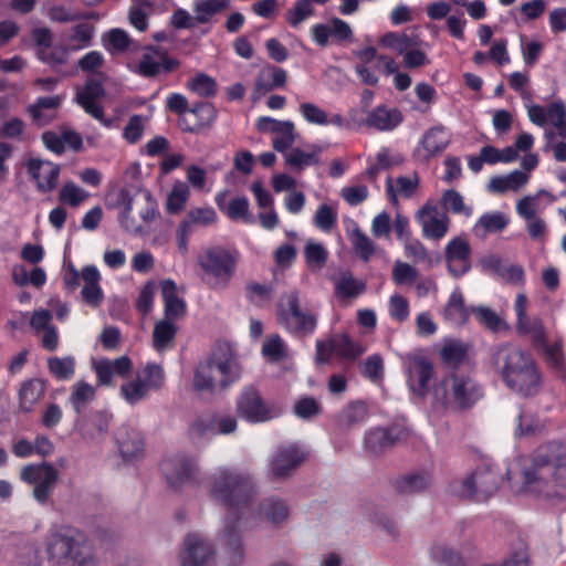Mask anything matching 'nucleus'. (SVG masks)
<instances>
[{
	"mask_svg": "<svg viewBox=\"0 0 566 566\" xmlns=\"http://www.w3.org/2000/svg\"><path fill=\"white\" fill-rule=\"evenodd\" d=\"M208 496L228 510L219 538L230 560L240 563L244 556L241 520L255 495L250 475L230 468H219L207 482Z\"/></svg>",
	"mask_w": 566,
	"mask_h": 566,
	"instance_id": "obj_1",
	"label": "nucleus"
},
{
	"mask_svg": "<svg viewBox=\"0 0 566 566\" xmlns=\"http://www.w3.org/2000/svg\"><path fill=\"white\" fill-rule=\"evenodd\" d=\"M565 461L566 448L559 442H549L537 448L534 457H520L516 464L506 470V475L515 492L546 497L553 469Z\"/></svg>",
	"mask_w": 566,
	"mask_h": 566,
	"instance_id": "obj_2",
	"label": "nucleus"
},
{
	"mask_svg": "<svg viewBox=\"0 0 566 566\" xmlns=\"http://www.w3.org/2000/svg\"><path fill=\"white\" fill-rule=\"evenodd\" d=\"M492 365L504 385L514 394L530 398L539 394L544 379L531 353L513 344H503L492 354Z\"/></svg>",
	"mask_w": 566,
	"mask_h": 566,
	"instance_id": "obj_3",
	"label": "nucleus"
},
{
	"mask_svg": "<svg viewBox=\"0 0 566 566\" xmlns=\"http://www.w3.org/2000/svg\"><path fill=\"white\" fill-rule=\"evenodd\" d=\"M241 377V366L232 347L219 344L195 369L192 387L200 392L224 390Z\"/></svg>",
	"mask_w": 566,
	"mask_h": 566,
	"instance_id": "obj_4",
	"label": "nucleus"
},
{
	"mask_svg": "<svg viewBox=\"0 0 566 566\" xmlns=\"http://www.w3.org/2000/svg\"><path fill=\"white\" fill-rule=\"evenodd\" d=\"M483 396L481 384L470 375L457 371L442 377L432 389L433 403L455 412L470 410Z\"/></svg>",
	"mask_w": 566,
	"mask_h": 566,
	"instance_id": "obj_5",
	"label": "nucleus"
},
{
	"mask_svg": "<svg viewBox=\"0 0 566 566\" xmlns=\"http://www.w3.org/2000/svg\"><path fill=\"white\" fill-rule=\"evenodd\" d=\"M276 316L279 324L296 336L312 335L318 323V314L315 311L302 308L296 290L287 291L280 296Z\"/></svg>",
	"mask_w": 566,
	"mask_h": 566,
	"instance_id": "obj_6",
	"label": "nucleus"
},
{
	"mask_svg": "<svg viewBox=\"0 0 566 566\" xmlns=\"http://www.w3.org/2000/svg\"><path fill=\"white\" fill-rule=\"evenodd\" d=\"M556 201V197L545 189H539L534 195H527L516 201V213L525 221V229L534 241H545L548 227L539 216L546 208Z\"/></svg>",
	"mask_w": 566,
	"mask_h": 566,
	"instance_id": "obj_7",
	"label": "nucleus"
},
{
	"mask_svg": "<svg viewBox=\"0 0 566 566\" xmlns=\"http://www.w3.org/2000/svg\"><path fill=\"white\" fill-rule=\"evenodd\" d=\"M19 478L32 486V497L40 505L50 503L60 481L59 470L50 462L27 464L20 469Z\"/></svg>",
	"mask_w": 566,
	"mask_h": 566,
	"instance_id": "obj_8",
	"label": "nucleus"
},
{
	"mask_svg": "<svg viewBox=\"0 0 566 566\" xmlns=\"http://www.w3.org/2000/svg\"><path fill=\"white\" fill-rule=\"evenodd\" d=\"M238 258L234 253L212 248L199 256L198 263L214 287H226L234 275Z\"/></svg>",
	"mask_w": 566,
	"mask_h": 566,
	"instance_id": "obj_9",
	"label": "nucleus"
},
{
	"mask_svg": "<svg viewBox=\"0 0 566 566\" xmlns=\"http://www.w3.org/2000/svg\"><path fill=\"white\" fill-rule=\"evenodd\" d=\"M165 382V373L160 365L147 364L136 377L120 386V396L129 405L146 399L149 391L158 390Z\"/></svg>",
	"mask_w": 566,
	"mask_h": 566,
	"instance_id": "obj_10",
	"label": "nucleus"
},
{
	"mask_svg": "<svg viewBox=\"0 0 566 566\" xmlns=\"http://www.w3.org/2000/svg\"><path fill=\"white\" fill-rule=\"evenodd\" d=\"M501 475L490 467L479 468L471 475L461 480L454 492L464 499L476 502L486 501L500 486Z\"/></svg>",
	"mask_w": 566,
	"mask_h": 566,
	"instance_id": "obj_11",
	"label": "nucleus"
},
{
	"mask_svg": "<svg viewBox=\"0 0 566 566\" xmlns=\"http://www.w3.org/2000/svg\"><path fill=\"white\" fill-rule=\"evenodd\" d=\"M281 408L264 400L254 387H244L237 399V413L240 418L253 422H265L281 415Z\"/></svg>",
	"mask_w": 566,
	"mask_h": 566,
	"instance_id": "obj_12",
	"label": "nucleus"
},
{
	"mask_svg": "<svg viewBox=\"0 0 566 566\" xmlns=\"http://www.w3.org/2000/svg\"><path fill=\"white\" fill-rule=\"evenodd\" d=\"M161 472L174 490L198 482L200 468L197 459L187 454H177L161 462Z\"/></svg>",
	"mask_w": 566,
	"mask_h": 566,
	"instance_id": "obj_13",
	"label": "nucleus"
},
{
	"mask_svg": "<svg viewBox=\"0 0 566 566\" xmlns=\"http://www.w3.org/2000/svg\"><path fill=\"white\" fill-rule=\"evenodd\" d=\"M143 192L134 190L132 188H122L116 192L108 195V205L111 208L119 209V223L123 229L132 234L145 233L143 223H139L133 216L132 212L134 207L138 206Z\"/></svg>",
	"mask_w": 566,
	"mask_h": 566,
	"instance_id": "obj_14",
	"label": "nucleus"
},
{
	"mask_svg": "<svg viewBox=\"0 0 566 566\" xmlns=\"http://www.w3.org/2000/svg\"><path fill=\"white\" fill-rule=\"evenodd\" d=\"M407 385L410 391L421 398L428 394L429 384L434 376L432 363L421 354H408L403 357Z\"/></svg>",
	"mask_w": 566,
	"mask_h": 566,
	"instance_id": "obj_15",
	"label": "nucleus"
},
{
	"mask_svg": "<svg viewBox=\"0 0 566 566\" xmlns=\"http://www.w3.org/2000/svg\"><path fill=\"white\" fill-rule=\"evenodd\" d=\"M306 459L305 450L297 443L281 446L270 461V474L275 480L293 475Z\"/></svg>",
	"mask_w": 566,
	"mask_h": 566,
	"instance_id": "obj_16",
	"label": "nucleus"
},
{
	"mask_svg": "<svg viewBox=\"0 0 566 566\" xmlns=\"http://www.w3.org/2000/svg\"><path fill=\"white\" fill-rule=\"evenodd\" d=\"M178 66V60L170 57L166 50L159 46H147L134 71L143 77L149 78L163 73H170Z\"/></svg>",
	"mask_w": 566,
	"mask_h": 566,
	"instance_id": "obj_17",
	"label": "nucleus"
},
{
	"mask_svg": "<svg viewBox=\"0 0 566 566\" xmlns=\"http://www.w3.org/2000/svg\"><path fill=\"white\" fill-rule=\"evenodd\" d=\"M216 549L211 541L200 534H189L180 555L181 566H208L214 558Z\"/></svg>",
	"mask_w": 566,
	"mask_h": 566,
	"instance_id": "obj_18",
	"label": "nucleus"
},
{
	"mask_svg": "<svg viewBox=\"0 0 566 566\" xmlns=\"http://www.w3.org/2000/svg\"><path fill=\"white\" fill-rule=\"evenodd\" d=\"M256 128L263 133H273V148L279 153H285L295 142L296 133L293 122L277 120L272 117H260Z\"/></svg>",
	"mask_w": 566,
	"mask_h": 566,
	"instance_id": "obj_19",
	"label": "nucleus"
},
{
	"mask_svg": "<svg viewBox=\"0 0 566 566\" xmlns=\"http://www.w3.org/2000/svg\"><path fill=\"white\" fill-rule=\"evenodd\" d=\"M417 220L421 226L423 237L427 239L439 240L448 232V216L433 205L426 203L417 212Z\"/></svg>",
	"mask_w": 566,
	"mask_h": 566,
	"instance_id": "obj_20",
	"label": "nucleus"
},
{
	"mask_svg": "<svg viewBox=\"0 0 566 566\" xmlns=\"http://www.w3.org/2000/svg\"><path fill=\"white\" fill-rule=\"evenodd\" d=\"M406 437V429L400 426L373 428L365 433L364 447L369 453L379 454Z\"/></svg>",
	"mask_w": 566,
	"mask_h": 566,
	"instance_id": "obj_21",
	"label": "nucleus"
},
{
	"mask_svg": "<svg viewBox=\"0 0 566 566\" xmlns=\"http://www.w3.org/2000/svg\"><path fill=\"white\" fill-rule=\"evenodd\" d=\"M449 272L459 277L471 269V248L463 237L453 238L446 247Z\"/></svg>",
	"mask_w": 566,
	"mask_h": 566,
	"instance_id": "obj_22",
	"label": "nucleus"
},
{
	"mask_svg": "<svg viewBox=\"0 0 566 566\" xmlns=\"http://www.w3.org/2000/svg\"><path fill=\"white\" fill-rule=\"evenodd\" d=\"M27 169L36 182L39 191L45 193L56 188L60 176L59 165L39 158H30L27 163Z\"/></svg>",
	"mask_w": 566,
	"mask_h": 566,
	"instance_id": "obj_23",
	"label": "nucleus"
},
{
	"mask_svg": "<svg viewBox=\"0 0 566 566\" xmlns=\"http://www.w3.org/2000/svg\"><path fill=\"white\" fill-rule=\"evenodd\" d=\"M451 135L441 125L434 126L426 132L419 146L416 148V156L428 161L430 158L441 154L450 144Z\"/></svg>",
	"mask_w": 566,
	"mask_h": 566,
	"instance_id": "obj_24",
	"label": "nucleus"
},
{
	"mask_svg": "<svg viewBox=\"0 0 566 566\" xmlns=\"http://www.w3.org/2000/svg\"><path fill=\"white\" fill-rule=\"evenodd\" d=\"M311 35L313 41L324 48L328 44L329 38L335 42L350 40L353 31L350 25L342 19L334 18L327 23H318L312 27Z\"/></svg>",
	"mask_w": 566,
	"mask_h": 566,
	"instance_id": "obj_25",
	"label": "nucleus"
},
{
	"mask_svg": "<svg viewBox=\"0 0 566 566\" xmlns=\"http://www.w3.org/2000/svg\"><path fill=\"white\" fill-rule=\"evenodd\" d=\"M67 546L66 564L72 563L73 566H98L93 547L83 533L71 531Z\"/></svg>",
	"mask_w": 566,
	"mask_h": 566,
	"instance_id": "obj_26",
	"label": "nucleus"
},
{
	"mask_svg": "<svg viewBox=\"0 0 566 566\" xmlns=\"http://www.w3.org/2000/svg\"><path fill=\"white\" fill-rule=\"evenodd\" d=\"M117 444L125 461L139 460L145 452V439L140 431L130 427H122L117 432Z\"/></svg>",
	"mask_w": 566,
	"mask_h": 566,
	"instance_id": "obj_27",
	"label": "nucleus"
},
{
	"mask_svg": "<svg viewBox=\"0 0 566 566\" xmlns=\"http://www.w3.org/2000/svg\"><path fill=\"white\" fill-rule=\"evenodd\" d=\"M132 361L127 356L116 359H101L94 364L97 380L103 386H111L115 376L125 377L132 370Z\"/></svg>",
	"mask_w": 566,
	"mask_h": 566,
	"instance_id": "obj_28",
	"label": "nucleus"
},
{
	"mask_svg": "<svg viewBox=\"0 0 566 566\" xmlns=\"http://www.w3.org/2000/svg\"><path fill=\"white\" fill-rule=\"evenodd\" d=\"M433 478L429 470H416L397 478L392 486L400 494H416L427 491Z\"/></svg>",
	"mask_w": 566,
	"mask_h": 566,
	"instance_id": "obj_29",
	"label": "nucleus"
},
{
	"mask_svg": "<svg viewBox=\"0 0 566 566\" xmlns=\"http://www.w3.org/2000/svg\"><path fill=\"white\" fill-rule=\"evenodd\" d=\"M164 300L165 318L177 321L187 312L186 302L178 295L177 285L172 280H164L160 284Z\"/></svg>",
	"mask_w": 566,
	"mask_h": 566,
	"instance_id": "obj_30",
	"label": "nucleus"
},
{
	"mask_svg": "<svg viewBox=\"0 0 566 566\" xmlns=\"http://www.w3.org/2000/svg\"><path fill=\"white\" fill-rule=\"evenodd\" d=\"M258 515L273 526L282 527L287 522L290 507L282 499L268 497L259 504Z\"/></svg>",
	"mask_w": 566,
	"mask_h": 566,
	"instance_id": "obj_31",
	"label": "nucleus"
},
{
	"mask_svg": "<svg viewBox=\"0 0 566 566\" xmlns=\"http://www.w3.org/2000/svg\"><path fill=\"white\" fill-rule=\"evenodd\" d=\"M84 286L82 289V297L86 304L97 307L104 300V294L99 285L101 273L95 265H86L81 272Z\"/></svg>",
	"mask_w": 566,
	"mask_h": 566,
	"instance_id": "obj_32",
	"label": "nucleus"
},
{
	"mask_svg": "<svg viewBox=\"0 0 566 566\" xmlns=\"http://www.w3.org/2000/svg\"><path fill=\"white\" fill-rule=\"evenodd\" d=\"M515 328L518 335L527 337L535 348H539V345H544V342L548 338L547 328L541 316L533 315L516 322Z\"/></svg>",
	"mask_w": 566,
	"mask_h": 566,
	"instance_id": "obj_33",
	"label": "nucleus"
},
{
	"mask_svg": "<svg viewBox=\"0 0 566 566\" xmlns=\"http://www.w3.org/2000/svg\"><path fill=\"white\" fill-rule=\"evenodd\" d=\"M509 222V218L501 211L486 212L478 219L472 232L476 238L485 239L489 234L502 232Z\"/></svg>",
	"mask_w": 566,
	"mask_h": 566,
	"instance_id": "obj_34",
	"label": "nucleus"
},
{
	"mask_svg": "<svg viewBox=\"0 0 566 566\" xmlns=\"http://www.w3.org/2000/svg\"><path fill=\"white\" fill-rule=\"evenodd\" d=\"M287 81L285 70L266 65L258 74L255 80V92L260 95L269 93L277 87H283Z\"/></svg>",
	"mask_w": 566,
	"mask_h": 566,
	"instance_id": "obj_35",
	"label": "nucleus"
},
{
	"mask_svg": "<svg viewBox=\"0 0 566 566\" xmlns=\"http://www.w3.org/2000/svg\"><path fill=\"white\" fill-rule=\"evenodd\" d=\"M530 180V175L521 170H514L505 176H495L491 178L488 189L494 193H504L507 191H518Z\"/></svg>",
	"mask_w": 566,
	"mask_h": 566,
	"instance_id": "obj_36",
	"label": "nucleus"
},
{
	"mask_svg": "<svg viewBox=\"0 0 566 566\" xmlns=\"http://www.w3.org/2000/svg\"><path fill=\"white\" fill-rule=\"evenodd\" d=\"M70 538L71 531H57L49 534L45 542V552L50 560L55 564H66Z\"/></svg>",
	"mask_w": 566,
	"mask_h": 566,
	"instance_id": "obj_37",
	"label": "nucleus"
},
{
	"mask_svg": "<svg viewBox=\"0 0 566 566\" xmlns=\"http://www.w3.org/2000/svg\"><path fill=\"white\" fill-rule=\"evenodd\" d=\"M402 120L401 113L397 108L378 106L369 113L367 125L378 130H391Z\"/></svg>",
	"mask_w": 566,
	"mask_h": 566,
	"instance_id": "obj_38",
	"label": "nucleus"
},
{
	"mask_svg": "<svg viewBox=\"0 0 566 566\" xmlns=\"http://www.w3.org/2000/svg\"><path fill=\"white\" fill-rule=\"evenodd\" d=\"M45 384L43 380L34 378L24 381L19 390L20 408L23 411H31L35 403L43 397Z\"/></svg>",
	"mask_w": 566,
	"mask_h": 566,
	"instance_id": "obj_39",
	"label": "nucleus"
},
{
	"mask_svg": "<svg viewBox=\"0 0 566 566\" xmlns=\"http://www.w3.org/2000/svg\"><path fill=\"white\" fill-rule=\"evenodd\" d=\"M443 317L454 325H461L468 321L469 311L464 306V297L460 290L457 289L451 293L443 308Z\"/></svg>",
	"mask_w": 566,
	"mask_h": 566,
	"instance_id": "obj_40",
	"label": "nucleus"
},
{
	"mask_svg": "<svg viewBox=\"0 0 566 566\" xmlns=\"http://www.w3.org/2000/svg\"><path fill=\"white\" fill-rule=\"evenodd\" d=\"M366 290L365 282L355 279L350 273H342L334 280V293L337 298H353L357 297Z\"/></svg>",
	"mask_w": 566,
	"mask_h": 566,
	"instance_id": "obj_41",
	"label": "nucleus"
},
{
	"mask_svg": "<svg viewBox=\"0 0 566 566\" xmlns=\"http://www.w3.org/2000/svg\"><path fill=\"white\" fill-rule=\"evenodd\" d=\"M419 184L417 174L412 176H400L396 180L388 177L386 182L387 195L391 201H396L397 196L411 197Z\"/></svg>",
	"mask_w": 566,
	"mask_h": 566,
	"instance_id": "obj_42",
	"label": "nucleus"
},
{
	"mask_svg": "<svg viewBox=\"0 0 566 566\" xmlns=\"http://www.w3.org/2000/svg\"><path fill=\"white\" fill-rule=\"evenodd\" d=\"M177 327L172 321L164 318L155 324L153 332V345L157 352H164L174 344Z\"/></svg>",
	"mask_w": 566,
	"mask_h": 566,
	"instance_id": "obj_43",
	"label": "nucleus"
},
{
	"mask_svg": "<svg viewBox=\"0 0 566 566\" xmlns=\"http://www.w3.org/2000/svg\"><path fill=\"white\" fill-rule=\"evenodd\" d=\"M564 339L562 335L556 334L553 344H548V339L544 342V345H539V348L544 355L547 364L558 373H562L565 367V357L563 353Z\"/></svg>",
	"mask_w": 566,
	"mask_h": 566,
	"instance_id": "obj_44",
	"label": "nucleus"
},
{
	"mask_svg": "<svg viewBox=\"0 0 566 566\" xmlns=\"http://www.w3.org/2000/svg\"><path fill=\"white\" fill-rule=\"evenodd\" d=\"M217 220V213L211 207H200L190 209L180 224L193 232L197 228L209 227Z\"/></svg>",
	"mask_w": 566,
	"mask_h": 566,
	"instance_id": "obj_45",
	"label": "nucleus"
},
{
	"mask_svg": "<svg viewBox=\"0 0 566 566\" xmlns=\"http://www.w3.org/2000/svg\"><path fill=\"white\" fill-rule=\"evenodd\" d=\"M190 113L196 117L193 125L185 128L190 133L198 134L210 128L217 118L216 108L211 104L205 102L196 104L190 109Z\"/></svg>",
	"mask_w": 566,
	"mask_h": 566,
	"instance_id": "obj_46",
	"label": "nucleus"
},
{
	"mask_svg": "<svg viewBox=\"0 0 566 566\" xmlns=\"http://www.w3.org/2000/svg\"><path fill=\"white\" fill-rule=\"evenodd\" d=\"M62 98L59 95L40 97L28 107V113L32 119L39 125H45L52 118L45 112H53L61 105Z\"/></svg>",
	"mask_w": 566,
	"mask_h": 566,
	"instance_id": "obj_47",
	"label": "nucleus"
},
{
	"mask_svg": "<svg viewBox=\"0 0 566 566\" xmlns=\"http://www.w3.org/2000/svg\"><path fill=\"white\" fill-rule=\"evenodd\" d=\"M94 398L95 388L88 382L80 380L72 386L69 402L76 413H81Z\"/></svg>",
	"mask_w": 566,
	"mask_h": 566,
	"instance_id": "obj_48",
	"label": "nucleus"
},
{
	"mask_svg": "<svg viewBox=\"0 0 566 566\" xmlns=\"http://www.w3.org/2000/svg\"><path fill=\"white\" fill-rule=\"evenodd\" d=\"M468 355V346L457 339H446L440 350V357L447 366L457 367Z\"/></svg>",
	"mask_w": 566,
	"mask_h": 566,
	"instance_id": "obj_49",
	"label": "nucleus"
},
{
	"mask_svg": "<svg viewBox=\"0 0 566 566\" xmlns=\"http://www.w3.org/2000/svg\"><path fill=\"white\" fill-rule=\"evenodd\" d=\"M348 238L355 253L364 261H369L375 253V243L371 239L356 223L348 232Z\"/></svg>",
	"mask_w": 566,
	"mask_h": 566,
	"instance_id": "obj_50",
	"label": "nucleus"
},
{
	"mask_svg": "<svg viewBox=\"0 0 566 566\" xmlns=\"http://www.w3.org/2000/svg\"><path fill=\"white\" fill-rule=\"evenodd\" d=\"M334 348H336V355L349 360L357 359L366 352V347L360 342L352 339L347 334L334 335Z\"/></svg>",
	"mask_w": 566,
	"mask_h": 566,
	"instance_id": "obj_51",
	"label": "nucleus"
},
{
	"mask_svg": "<svg viewBox=\"0 0 566 566\" xmlns=\"http://www.w3.org/2000/svg\"><path fill=\"white\" fill-rule=\"evenodd\" d=\"M321 149L314 147L311 153L304 151L301 148H293L285 154V164L291 168L301 171L306 167L318 165V154Z\"/></svg>",
	"mask_w": 566,
	"mask_h": 566,
	"instance_id": "obj_52",
	"label": "nucleus"
},
{
	"mask_svg": "<svg viewBox=\"0 0 566 566\" xmlns=\"http://www.w3.org/2000/svg\"><path fill=\"white\" fill-rule=\"evenodd\" d=\"M368 417V408L361 401L352 402L346 406L338 415V424L344 428H350L364 422Z\"/></svg>",
	"mask_w": 566,
	"mask_h": 566,
	"instance_id": "obj_53",
	"label": "nucleus"
},
{
	"mask_svg": "<svg viewBox=\"0 0 566 566\" xmlns=\"http://www.w3.org/2000/svg\"><path fill=\"white\" fill-rule=\"evenodd\" d=\"M262 354L272 363L281 361L289 357L287 345L280 335H270L262 345Z\"/></svg>",
	"mask_w": 566,
	"mask_h": 566,
	"instance_id": "obj_54",
	"label": "nucleus"
},
{
	"mask_svg": "<svg viewBox=\"0 0 566 566\" xmlns=\"http://www.w3.org/2000/svg\"><path fill=\"white\" fill-rule=\"evenodd\" d=\"M189 197L190 190L187 184L182 181L175 182L167 198L166 208L168 213H179L185 208Z\"/></svg>",
	"mask_w": 566,
	"mask_h": 566,
	"instance_id": "obj_55",
	"label": "nucleus"
},
{
	"mask_svg": "<svg viewBox=\"0 0 566 566\" xmlns=\"http://www.w3.org/2000/svg\"><path fill=\"white\" fill-rule=\"evenodd\" d=\"M88 197L90 193L73 181L65 182L59 191L60 202L71 208H77L87 200Z\"/></svg>",
	"mask_w": 566,
	"mask_h": 566,
	"instance_id": "obj_56",
	"label": "nucleus"
},
{
	"mask_svg": "<svg viewBox=\"0 0 566 566\" xmlns=\"http://www.w3.org/2000/svg\"><path fill=\"white\" fill-rule=\"evenodd\" d=\"M48 368L57 380H70L75 373V359L67 357H51L48 359Z\"/></svg>",
	"mask_w": 566,
	"mask_h": 566,
	"instance_id": "obj_57",
	"label": "nucleus"
},
{
	"mask_svg": "<svg viewBox=\"0 0 566 566\" xmlns=\"http://www.w3.org/2000/svg\"><path fill=\"white\" fill-rule=\"evenodd\" d=\"M227 3L228 0H197L193 4L196 22H208L216 13L223 10Z\"/></svg>",
	"mask_w": 566,
	"mask_h": 566,
	"instance_id": "obj_58",
	"label": "nucleus"
},
{
	"mask_svg": "<svg viewBox=\"0 0 566 566\" xmlns=\"http://www.w3.org/2000/svg\"><path fill=\"white\" fill-rule=\"evenodd\" d=\"M471 312L480 324L493 332H500L507 328L506 323L493 310L486 306L473 307Z\"/></svg>",
	"mask_w": 566,
	"mask_h": 566,
	"instance_id": "obj_59",
	"label": "nucleus"
},
{
	"mask_svg": "<svg viewBox=\"0 0 566 566\" xmlns=\"http://www.w3.org/2000/svg\"><path fill=\"white\" fill-rule=\"evenodd\" d=\"M314 14V7L311 0H298L285 14L290 25L296 28Z\"/></svg>",
	"mask_w": 566,
	"mask_h": 566,
	"instance_id": "obj_60",
	"label": "nucleus"
},
{
	"mask_svg": "<svg viewBox=\"0 0 566 566\" xmlns=\"http://www.w3.org/2000/svg\"><path fill=\"white\" fill-rule=\"evenodd\" d=\"M442 206L446 210H449L457 214H463L470 217L472 214V208L464 203L463 197L455 190H447L441 198Z\"/></svg>",
	"mask_w": 566,
	"mask_h": 566,
	"instance_id": "obj_61",
	"label": "nucleus"
},
{
	"mask_svg": "<svg viewBox=\"0 0 566 566\" xmlns=\"http://www.w3.org/2000/svg\"><path fill=\"white\" fill-rule=\"evenodd\" d=\"M547 120L556 128L557 134L566 139V105L558 101L547 107Z\"/></svg>",
	"mask_w": 566,
	"mask_h": 566,
	"instance_id": "obj_62",
	"label": "nucleus"
},
{
	"mask_svg": "<svg viewBox=\"0 0 566 566\" xmlns=\"http://www.w3.org/2000/svg\"><path fill=\"white\" fill-rule=\"evenodd\" d=\"M188 88L202 97H209L216 94V81L205 73L197 74L188 84Z\"/></svg>",
	"mask_w": 566,
	"mask_h": 566,
	"instance_id": "obj_63",
	"label": "nucleus"
},
{
	"mask_svg": "<svg viewBox=\"0 0 566 566\" xmlns=\"http://www.w3.org/2000/svg\"><path fill=\"white\" fill-rule=\"evenodd\" d=\"M313 222L319 230L329 232L337 222V211L333 207L323 203L317 208Z\"/></svg>",
	"mask_w": 566,
	"mask_h": 566,
	"instance_id": "obj_64",
	"label": "nucleus"
}]
</instances>
